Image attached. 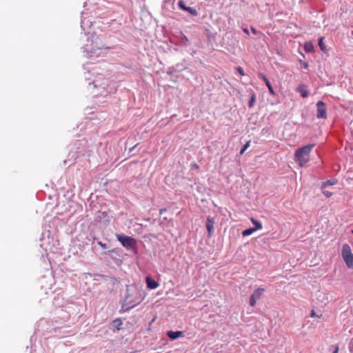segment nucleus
Returning a JSON list of instances; mask_svg holds the SVG:
<instances>
[{"label":"nucleus","instance_id":"f257e3e1","mask_svg":"<svg viewBox=\"0 0 353 353\" xmlns=\"http://www.w3.org/2000/svg\"><path fill=\"white\" fill-rule=\"evenodd\" d=\"M142 290L136 285L127 287V293L124 300V305L127 308H131L139 304L144 298Z\"/></svg>","mask_w":353,"mask_h":353},{"label":"nucleus","instance_id":"f03ea898","mask_svg":"<svg viewBox=\"0 0 353 353\" xmlns=\"http://www.w3.org/2000/svg\"><path fill=\"white\" fill-rule=\"evenodd\" d=\"M314 143L307 144L299 148L294 154V160L301 166L305 165L310 160V156Z\"/></svg>","mask_w":353,"mask_h":353},{"label":"nucleus","instance_id":"7ed1b4c3","mask_svg":"<svg viewBox=\"0 0 353 353\" xmlns=\"http://www.w3.org/2000/svg\"><path fill=\"white\" fill-rule=\"evenodd\" d=\"M341 255L346 265L349 268L353 269V254L349 244L345 243L343 245Z\"/></svg>","mask_w":353,"mask_h":353},{"label":"nucleus","instance_id":"20e7f679","mask_svg":"<svg viewBox=\"0 0 353 353\" xmlns=\"http://www.w3.org/2000/svg\"><path fill=\"white\" fill-rule=\"evenodd\" d=\"M172 220L171 214L167 210V209H161L159 211V224L163 229L168 228Z\"/></svg>","mask_w":353,"mask_h":353},{"label":"nucleus","instance_id":"39448f33","mask_svg":"<svg viewBox=\"0 0 353 353\" xmlns=\"http://www.w3.org/2000/svg\"><path fill=\"white\" fill-rule=\"evenodd\" d=\"M117 239L118 241H119L122 243V245L125 248H128V249L134 248L136 245L135 239L129 236L117 234Z\"/></svg>","mask_w":353,"mask_h":353},{"label":"nucleus","instance_id":"423d86ee","mask_svg":"<svg viewBox=\"0 0 353 353\" xmlns=\"http://www.w3.org/2000/svg\"><path fill=\"white\" fill-rule=\"evenodd\" d=\"M316 117L318 119H325L327 118V108L325 103L322 101L316 103Z\"/></svg>","mask_w":353,"mask_h":353},{"label":"nucleus","instance_id":"0eeeda50","mask_svg":"<svg viewBox=\"0 0 353 353\" xmlns=\"http://www.w3.org/2000/svg\"><path fill=\"white\" fill-rule=\"evenodd\" d=\"M179 7L184 11L189 12L192 16H197L198 12L196 9L187 6L183 0H180L178 3Z\"/></svg>","mask_w":353,"mask_h":353},{"label":"nucleus","instance_id":"6e6552de","mask_svg":"<svg viewBox=\"0 0 353 353\" xmlns=\"http://www.w3.org/2000/svg\"><path fill=\"white\" fill-rule=\"evenodd\" d=\"M215 224L214 218L208 216L206 219V228L208 230V236L210 237L214 232V225Z\"/></svg>","mask_w":353,"mask_h":353},{"label":"nucleus","instance_id":"1a4fd4ad","mask_svg":"<svg viewBox=\"0 0 353 353\" xmlns=\"http://www.w3.org/2000/svg\"><path fill=\"white\" fill-rule=\"evenodd\" d=\"M258 76L259 78L263 79V81L265 82V85H267V87L268 88L270 94L272 95H274L275 92L274 91L273 87H272L271 83L270 82V81L268 80V79L267 78V77L263 73H261V72H259Z\"/></svg>","mask_w":353,"mask_h":353},{"label":"nucleus","instance_id":"9d476101","mask_svg":"<svg viewBox=\"0 0 353 353\" xmlns=\"http://www.w3.org/2000/svg\"><path fill=\"white\" fill-rule=\"evenodd\" d=\"M167 336L172 341L176 340L180 337L184 336L183 332L182 331H172L169 330L167 332Z\"/></svg>","mask_w":353,"mask_h":353},{"label":"nucleus","instance_id":"9b49d317","mask_svg":"<svg viewBox=\"0 0 353 353\" xmlns=\"http://www.w3.org/2000/svg\"><path fill=\"white\" fill-rule=\"evenodd\" d=\"M307 88V86L305 84H301L296 88V90L300 93L303 98H306L309 96V92Z\"/></svg>","mask_w":353,"mask_h":353},{"label":"nucleus","instance_id":"f8f14e48","mask_svg":"<svg viewBox=\"0 0 353 353\" xmlns=\"http://www.w3.org/2000/svg\"><path fill=\"white\" fill-rule=\"evenodd\" d=\"M264 291H265L264 288H259L254 291V292L251 294V296H252L255 299L258 300L261 297Z\"/></svg>","mask_w":353,"mask_h":353},{"label":"nucleus","instance_id":"ddd939ff","mask_svg":"<svg viewBox=\"0 0 353 353\" xmlns=\"http://www.w3.org/2000/svg\"><path fill=\"white\" fill-rule=\"evenodd\" d=\"M337 183V180L336 179H332V180H327L326 181H324L321 184V189L323 190L325 189L327 186L328 185H334Z\"/></svg>","mask_w":353,"mask_h":353},{"label":"nucleus","instance_id":"4468645a","mask_svg":"<svg viewBox=\"0 0 353 353\" xmlns=\"http://www.w3.org/2000/svg\"><path fill=\"white\" fill-rule=\"evenodd\" d=\"M304 50L306 52H312L314 51V46L311 41L306 42L304 45Z\"/></svg>","mask_w":353,"mask_h":353},{"label":"nucleus","instance_id":"2eb2a0df","mask_svg":"<svg viewBox=\"0 0 353 353\" xmlns=\"http://www.w3.org/2000/svg\"><path fill=\"white\" fill-rule=\"evenodd\" d=\"M251 221L254 225V227H253V228L256 231L262 228V224L260 221H257L256 219H255L254 218L251 219Z\"/></svg>","mask_w":353,"mask_h":353},{"label":"nucleus","instance_id":"dca6fc26","mask_svg":"<svg viewBox=\"0 0 353 353\" xmlns=\"http://www.w3.org/2000/svg\"><path fill=\"white\" fill-rule=\"evenodd\" d=\"M146 283L148 288L150 289H154V280H153L151 277L147 276Z\"/></svg>","mask_w":353,"mask_h":353},{"label":"nucleus","instance_id":"f3484780","mask_svg":"<svg viewBox=\"0 0 353 353\" xmlns=\"http://www.w3.org/2000/svg\"><path fill=\"white\" fill-rule=\"evenodd\" d=\"M122 321L120 319H117L112 321L113 327H116L117 330L121 329V326L122 325Z\"/></svg>","mask_w":353,"mask_h":353},{"label":"nucleus","instance_id":"a211bd4d","mask_svg":"<svg viewBox=\"0 0 353 353\" xmlns=\"http://www.w3.org/2000/svg\"><path fill=\"white\" fill-rule=\"evenodd\" d=\"M318 45L320 48V49L323 51V52H326L327 49H326V46L323 42V37H320L319 39V41H318Z\"/></svg>","mask_w":353,"mask_h":353},{"label":"nucleus","instance_id":"6ab92c4d","mask_svg":"<svg viewBox=\"0 0 353 353\" xmlns=\"http://www.w3.org/2000/svg\"><path fill=\"white\" fill-rule=\"evenodd\" d=\"M256 230L253 228H248L242 232V235L243 236H248L249 235H251Z\"/></svg>","mask_w":353,"mask_h":353},{"label":"nucleus","instance_id":"aec40b11","mask_svg":"<svg viewBox=\"0 0 353 353\" xmlns=\"http://www.w3.org/2000/svg\"><path fill=\"white\" fill-rule=\"evenodd\" d=\"M250 142L251 141L249 140L243 145L240 150V154H243L245 152V150L250 147Z\"/></svg>","mask_w":353,"mask_h":353},{"label":"nucleus","instance_id":"412c9836","mask_svg":"<svg viewBox=\"0 0 353 353\" xmlns=\"http://www.w3.org/2000/svg\"><path fill=\"white\" fill-rule=\"evenodd\" d=\"M182 45L185 46H187L189 45V40L187 38V37L184 34H182V36H181V41Z\"/></svg>","mask_w":353,"mask_h":353},{"label":"nucleus","instance_id":"4be33fe9","mask_svg":"<svg viewBox=\"0 0 353 353\" xmlns=\"http://www.w3.org/2000/svg\"><path fill=\"white\" fill-rule=\"evenodd\" d=\"M254 102H255V95H254V94H253L248 102V106L250 108L252 107L254 105Z\"/></svg>","mask_w":353,"mask_h":353},{"label":"nucleus","instance_id":"5701e85b","mask_svg":"<svg viewBox=\"0 0 353 353\" xmlns=\"http://www.w3.org/2000/svg\"><path fill=\"white\" fill-rule=\"evenodd\" d=\"M299 63L303 65V67L305 68V69H307L309 68V64L306 61H304L301 59L299 60Z\"/></svg>","mask_w":353,"mask_h":353},{"label":"nucleus","instance_id":"b1692460","mask_svg":"<svg viewBox=\"0 0 353 353\" xmlns=\"http://www.w3.org/2000/svg\"><path fill=\"white\" fill-rule=\"evenodd\" d=\"M256 299H255L254 298H253L252 296H250V305L252 307H254L255 305H256Z\"/></svg>","mask_w":353,"mask_h":353},{"label":"nucleus","instance_id":"393cba45","mask_svg":"<svg viewBox=\"0 0 353 353\" xmlns=\"http://www.w3.org/2000/svg\"><path fill=\"white\" fill-rule=\"evenodd\" d=\"M323 190V194L327 197V198H329L332 195V193L331 192H329V191H327V190H325L324 189L322 190Z\"/></svg>","mask_w":353,"mask_h":353},{"label":"nucleus","instance_id":"a878e982","mask_svg":"<svg viewBox=\"0 0 353 353\" xmlns=\"http://www.w3.org/2000/svg\"><path fill=\"white\" fill-rule=\"evenodd\" d=\"M236 71L241 75V76H243L245 74L244 73V71H243V69L240 67V66H238L236 67Z\"/></svg>","mask_w":353,"mask_h":353},{"label":"nucleus","instance_id":"bb28decb","mask_svg":"<svg viewBox=\"0 0 353 353\" xmlns=\"http://www.w3.org/2000/svg\"><path fill=\"white\" fill-rule=\"evenodd\" d=\"M98 245H100L103 249L107 248V245L105 243H102L101 241H98Z\"/></svg>","mask_w":353,"mask_h":353},{"label":"nucleus","instance_id":"cd10ccee","mask_svg":"<svg viewBox=\"0 0 353 353\" xmlns=\"http://www.w3.org/2000/svg\"><path fill=\"white\" fill-rule=\"evenodd\" d=\"M310 316H311L312 317H314V316L320 317V316H321L322 315L321 314L320 316H317V315L316 314V312H314V310H312L311 314H310Z\"/></svg>","mask_w":353,"mask_h":353},{"label":"nucleus","instance_id":"c85d7f7f","mask_svg":"<svg viewBox=\"0 0 353 353\" xmlns=\"http://www.w3.org/2000/svg\"><path fill=\"white\" fill-rule=\"evenodd\" d=\"M163 2H164V3H173L174 1L172 0H164Z\"/></svg>","mask_w":353,"mask_h":353},{"label":"nucleus","instance_id":"c756f323","mask_svg":"<svg viewBox=\"0 0 353 353\" xmlns=\"http://www.w3.org/2000/svg\"><path fill=\"white\" fill-rule=\"evenodd\" d=\"M243 31L245 34H249V30H248V28H243Z\"/></svg>","mask_w":353,"mask_h":353},{"label":"nucleus","instance_id":"7c9ffc66","mask_svg":"<svg viewBox=\"0 0 353 353\" xmlns=\"http://www.w3.org/2000/svg\"><path fill=\"white\" fill-rule=\"evenodd\" d=\"M251 30H252V32L254 34H256V32H257V31H256V30L254 28H252V27L251 28Z\"/></svg>","mask_w":353,"mask_h":353},{"label":"nucleus","instance_id":"2f4dec72","mask_svg":"<svg viewBox=\"0 0 353 353\" xmlns=\"http://www.w3.org/2000/svg\"><path fill=\"white\" fill-rule=\"evenodd\" d=\"M338 351H339V347H336L335 348V350H334L333 353H338Z\"/></svg>","mask_w":353,"mask_h":353},{"label":"nucleus","instance_id":"473e14b6","mask_svg":"<svg viewBox=\"0 0 353 353\" xmlns=\"http://www.w3.org/2000/svg\"><path fill=\"white\" fill-rule=\"evenodd\" d=\"M159 286V283L156 281V288Z\"/></svg>","mask_w":353,"mask_h":353},{"label":"nucleus","instance_id":"72a5a7b5","mask_svg":"<svg viewBox=\"0 0 353 353\" xmlns=\"http://www.w3.org/2000/svg\"><path fill=\"white\" fill-rule=\"evenodd\" d=\"M163 340L164 341H167L166 338L163 339Z\"/></svg>","mask_w":353,"mask_h":353},{"label":"nucleus","instance_id":"f704fd0d","mask_svg":"<svg viewBox=\"0 0 353 353\" xmlns=\"http://www.w3.org/2000/svg\"><path fill=\"white\" fill-rule=\"evenodd\" d=\"M352 234H353V230H352Z\"/></svg>","mask_w":353,"mask_h":353}]
</instances>
